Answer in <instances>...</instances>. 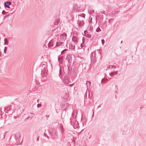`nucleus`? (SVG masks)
I'll list each match as a JSON object with an SVG mask.
<instances>
[{"mask_svg": "<svg viewBox=\"0 0 146 146\" xmlns=\"http://www.w3.org/2000/svg\"><path fill=\"white\" fill-rule=\"evenodd\" d=\"M72 40L74 42H77L78 41V38L75 36H74L73 37Z\"/></svg>", "mask_w": 146, "mask_h": 146, "instance_id": "f257e3e1", "label": "nucleus"}, {"mask_svg": "<svg viewBox=\"0 0 146 146\" xmlns=\"http://www.w3.org/2000/svg\"><path fill=\"white\" fill-rule=\"evenodd\" d=\"M62 44V43L61 42H57L56 43V46H59L61 45Z\"/></svg>", "mask_w": 146, "mask_h": 146, "instance_id": "f03ea898", "label": "nucleus"}, {"mask_svg": "<svg viewBox=\"0 0 146 146\" xmlns=\"http://www.w3.org/2000/svg\"><path fill=\"white\" fill-rule=\"evenodd\" d=\"M4 41L5 42V45H7L8 44V42L7 40V39L5 38L4 39Z\"/></svg>", "mask_w": 146, "mask_h": 146, "instance_id": "7ed1b4c3", "label": "nucleus"}, {"mask_svg": "<svg viewBox=\"0 0 146 146\" xmlns=\"http://www.w3.org/2000/svg\"><path fill=\"white\" fill-rule=\"evenodd\" d=\"M85 36L89 38H91L92 36L91 35L88 34H87Z\"/></svg>", "mask_w": 146, "mask_h": 146, "instance_id": "20e7f679", "label": "nucleus"}, {"mask_svg": "<svg viewBox=\"0 0 146 146\" xmlns=\"http://www.w3.org/2000/svg\"><path fill=\"white\" fill-rule=\"evenodd\" d=\"M7 48L6 47H5V49H4V52L5 53H6V52L7 51Z\"/></svg>", "mask_w": 146, "mask_h": 146, "instance_id": "39448f33", "label": "nucleus"}, {"mask_svg": "<svg viewBox=\"0 0 146 146\" xmlns=\"http://www.w3.org/2000/svg\"><path fill=\"white\" fill-rule=\"evenodd\" d=\"M5 4H8L9 5H10L11 4V3L9 1L7 2Z\"/></svg>", "mask_w": 146, "mask_h": 146, "instance_id": "423d86ee", "label": "nucleus"}, {"mask_svg": "<svg viewBox=\"0 0 146 146\" xmlns=\"http://www.w3.org/2000/svg\"><path fill=\"white\" fill-rule=\"evenodd\" d=\"M51 44H52V45H51V46H53V44L52 42H50L49 43V45H51Z\"/></svg>", "mask_w": 146, "mask_h": 146, "instance_id": "0eeeda50", "label": "nucleus"}, {"mask_svg": "<svg viewBox=\"0 0 146 146\" xmlns=\"http://www.w3.org/2000/svg\"><path fill=\"white\" fill-rule=\"evenodd\" d=\"M5 7H7V8H10V7H9V6H8V5H7V4H5Z\"/></svg>", "mask_w": 146, "mask_h": 146, "instance_id": "6e6552de", "label": "nucleus"}, {"mask_svg": "<svg viewBox=\"0 0 146 146\" xmlns=\"http://www.w3.org/2000/svg\"><path fill=\"white\" fill-rule=\"evenodd\" d=\"M102 44H104V40H102Z\"/></svg>", "mask_w": 146, "mask_h": 146, "instance_id": "1a4fd4ad", "label": "nucleus"}, {"mask_svg": "<svg viewBox=\"0 0 146 146\" xmlns=\"http://www.w3.org/2000/svg\"><path fill=\"white\" fill-rule=\"evenodd\" d=\"M41 106V104H38L37 105V107L38 108L40 107Z\"/></svg>", "mask_w": 146, "mask_h": 146, "instance_id": "9d476101", "label": "nucleus"}, {"mask_svg": "<svg viewBox=\"0 0 146 146\" xmlns=\"http://www.w3.org/2000/svg\"><path fill=\"white\" fill-rule=\"evenodd\" d=\"M90 84H91V83H90L89 82L87 81V82L86 84H89V85H90Z\"/></svg>", "mask_w": 146, "mask_h": 146, "instance_id": "9b49d317", "label": "nucleus"}, {"mask_svg": "<svg viewBox=\"0 0 146 146\" xmlns=\"http://www.w3.org/2000/svg\"><path fill=\"white\" fill-rule=\"evenodd\" d=\"M66 51V50L65 49V50H63V51H62L61 52V53H63V52L64 51Z\"/></svg>", "mask_w": 146, "mask_h": 146, "instance_id": "f8f14e48", "label": "nucleus"}, {"mask_svg": "<svg viewBox=\"0 0 146 146\" xmlns=\"http://www.w3.org/2000/svg\"><path fill=\"white\" fill-rule=\"evenodd\" d=\"M5 11H3V12H2V13H3V14H4L5 13H5Z\"/></svg>", "mask_w": 146, "mask_h": 146, "instance_id": "ddd939ff", "label": "nucleus"}, {"mask_svg": "<svg viewBox=\"0 0 146 146\" xmlns=\"http://www.w3.org/2000/svg\"><path fill=\"white\" fill-rule=\"evenodd\" d=\"M102 82H103V80H102Z\"/></svg>", "mask_w": 146, "mask_h": 146, "instance_id": "4468645a", "label": "nucleus"}, {"mask_svg": "<svg viewBox=\"0 0 146 146\" xmlns=\"http://www.w3.org/2000/svg\"><path fill=\"white\" fill-rule=\"evenodd\" d=\"M63 35H62L61 36V37Z\"/></svg>", "mask_w": 146, "mask_h": 146, "instance_id": "2eb2a0df", "label": "nucleus"}]
</instances>
